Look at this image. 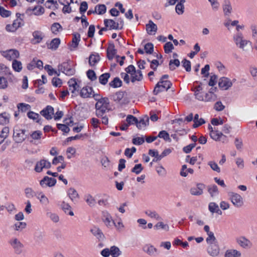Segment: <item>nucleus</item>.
Segmentation results:
<instances>
[{
  "label": "nucleus",
  "instance_id": "1",
  "mask_svg": "<svg viewBox=\"0 0 257 257\" xmlns=\"http://www.w3.org/2000/svg\"><path fill=\"white\" fill-rule=\"evenodd\" d=\"M95 108L96 116H102L110 109L109 99L107 97H102L99 99L95 104Z\"/></svg>",
  "mask_w": 257,
  "mask_h": 257
},
{
  "label": "nucleus",
  "instance_id": "2",
  "mask_svg": "<svg viewBox=\"0 0 257 257\" xmlns=\"http://www.w3.org/2000/svg\"><path fill=\"white\" fill-rule=\"evenodd\" d=\"M168 78L169 75L167 74L163 75L161 77L154 88L153 92L155 95H157L161 92L167 91L171 88L172 84L171 81L167 80Z\"/></svg>",
  "mask_w": 257,
  "mask_h": 257
},
{
  "label": "nucleus",
  "instance_id": "3",
  "mask_svg": "<svg viewBox=\"0 0 257 257\" xmlns=\"http://www.w3.org/2000/svg\"><path fill=\"white\" fill-rule=\"evenodd\" d=\"M104 27L108 30H120L123 29V21L121 18L117 19L116 21L112 19H105L104 20Z\"/></svg>",
  "mask_w": 257,
  "mask_h": 257
},
{
  "label": "nucleus",
  "instance_id": "4",
  "mask_svg": "<svg viewBox=\"0 0 257 257\" xmlns=\"http://www.w3.org/2000/svg\"><path fill=\"white\" fill-rule=\"evenodd\" d=\"M194 95L196 99L201 101L212 102L217 99V95L212 91L208 92L201 91L196 93Z\"/></svg>",
  "mask_w": 257,
  "mask_h": 257
},
{
  "label": "nucleus",
  "instance_id": "5",
  "mask_svg": "<svg viewBox=\"0 0 257 257\" xmlns=\"http://www.w3.org/2000/svg\"><path fill=\"white\" fill-rule=\"evenodd\" d=\"M20 14L17 13V19L13 21V24H8L6 26V29L8 32H15L19 28L22 27L24 25V21L20 18Z\"/></svg>",
  "mask_w": 257,
  "mask_h": 257
},
{
  "label": "nucleus",
  "instance_id": "6",
  "mask_svg": "<svg viewBox=\"0 0 257 257\" xmlns=\"http://www.w3.org/2000/svg\"><path fill=\"white\" fill-rule=\"evenodd\" d=\"M58 70L67 76L73 75L75 73V70L72 68L68 61L64 62L58 66Z\"/></svg>",
  "mask_w": 257,
  "mask_h": 257
},
{
  "label": "nucleus",
  "instance_id": "7",
  "mask_svg": "<svg viewBox=\"0 0 257 257\" xmlns=\"http://www.w3.org/2000/svg\"><path fill=\"white\" fill-rule=\"evenodd\" d=\"M1 55L8 60H14L20 56L19 51L16 49H9L1 51Z\"/></svg>",
  "mask_w": 257,
  "mask_h": 257
},
{
  "label": "nucleus",
  "instance_id": "8",
  "mask_svg": "<svg viewBox=\"0 0 257 257\" xmlns=\"http://www.w3.org/2000/svg\"><path fill=\"white\" fill-rule=\"evenodd\" d=\"M208 130L210 136L212 139L215 141H222L223 142L226 140V136L217 130H214L210 124L208 125Z\"/></svg>",
  "mask_w": 257,
  "mask_h": 257
},
{
  "label": "nucleus",
  "instance_id": "9",
  "mask_svg": "<svg viewBox=\"0 0 257 257\" xmlns=\"http://www.w3.org/2000/svg\"><path fill=\"white\" fill-rule=\"evenodd\" d=\"M230 200L233 205L236 207H241L243 205V198L238 194L231 193L230 194Z\"/></svg>",
  "mask_w": 257,
  "mask_h": 257
},
{
  "label": "nucleus",
  "instance_id": "10",
  "mask_svg": "<svg viewBox=\"0 0 257 257\" xmlns=\"http://www.w3.org/2000/svg\"><path fill=\"white\" fill-rule=\"evenodd\" d=\"M236 242L241 247L244 249H249L252 246L251 241L243 236L238 237L236 239Z\"/></svg>",
  "mask_w": 257,
  "mask_h": 257
},
{
  "label": "nucleus",
  "instance_id": "11",
  "mask_svg": "<svg viewBox=\"0 0 257 257\" xmlns=\"http://www.w3.org/2000/svg\"><path fill=\"white\" fill-rule=\"evenodd\" d=\"M10 244L14 248L15 252L20 254L22 252V248L24 246L22 243L17 238H13L9 241Z\"/></svg>",
  "mask_w": 257,
  "mask_h": 257
},
{
  "label": "nucleus",
  "instance_id": "12",
  "mask_svg": "<svg viewBox=\"0 0 257 257\" xmlns=\"http://www.w3.org/2000/svg\"><path fill=\"white\" fill-rule=\"evenodd\" d=\"M25 131L23 130H15L14 131L13 138L15 142L17 143H22L26 138Z\"/></svg>",
  "mask_w": 257,
  "mask_h": 257
},
{
  "label": "nucleus",
  "instance_id": "13",
  "mask_svg": "<svg viewBox=\"0 0 257 257\" xmlns=\"http://www.w3.org/2000/svg\"><path fill=\"white\" fill-rule=\"evenodd\" d=\"M232 85V81L227 77H221L219 80L218 86L222 90H227Z\"/></svg>",
  "mask_w": 257,
  "mask_h": 257
},
{
  "label": "nucleus",
  "instance_id": "14",
  "mask_svg": "<svg viewBox=\"0 0 257 257\" xmlns=\"http://www.w3.org/2000/svg\"><path fill=\"white\" fill-rule=\"evenodd\" d=\"M205 185L202 183H197L196 186L192 187L190 190L191 195L199 196L203 194Z\"/></svg>",
  "mask_w": 257,
  "mask_h": 257
},
{
  "label": "nucleus",
  "instance_id": "15",
  "mask_svg": "<svg viewBox=\"0 0 257 257\" xmlns=\"http://www.w3.org/2000/svg\"><path fill=\"white\" fill-rule=\"evenodd\" d=\"M51 167V163L46 160H41L38 162L35 167V171L41 172L44 168L48 169Z\"/></svg>",
  "mask_w": 257,
  "mask_h": 257
},
{
  "label": "nucleus",
  "instance_id": "16",
  "mask_svg": "<svg viewBox=\"0 0 257 257\" xmlns=\"http://www.w3.org/2000/svg\"><path fill=\"white\" fill-rule=\"evenodd\" d=\"M234 41L237 46L241 49H243L244 46L249 42V41L243 39L242 35L241 33H238L233 37Z\"/></svg>",
  "mask_w": 257,
  "mask_h": 257
},
{
  "label": "nucleus",
  "instance_id": "17",
  "mask_svg": "<svg viewBox=\"0 0 257 257\" xmlns=\"http://www.w3.org/2000/svg\"><path fill=\"white\" fill-rule=\"evenodd\" d=\"M40 114L46 119H51L54 115V108L52 106L48 105L40 111Z\"/></svg>",
  "mask_w": 257,
  "mask_h": 257
},
{
  "label": "nucleus",
  "instance_id": "18",
  "mask_svg": "<svg viewBox=\"0 0 257 257\" xmlns=\"http://www.w3.org/2000/svg\"><path fill=\"white\" fill-rule=\"evenodd\" d=\"M33 38L31 42L33 44H39L41 43L44 37V34L40 31H35L32 33Z\"/></svg>",
  "mask_w": 257,
  "mask_h": 257
},
{
  "label": "nucleus",
  "instance_id": "19",
  "mask_svg": "<svg viewBox=\"0 0 257 257\" xmlns=\"http://www.w3.org/2000/svg\"><path fill=\"white\" fill-rule=\"evenodd\" d=\"M116 49L113 43H109L106 50V56L108 60H112L116 53Z\"/></svg>",
  "mask_w": 257,
  "mask_h": 257
},
{
  "label": "nucleus",
  "instance_id": "20",
  "mask_svg": "<svg viewBox=\"0 0 257 257\" xmlns=\"http://www.w3.org/2000/svg\"><path fill=\"white\" fill-rule=\"evenodd\" d=\"M208 253L212 256H217L219 254V247L215 243L209 244L207 248Z\"/></svg>",
  "mask_w": 257,
  "mask_h": 257
},
{
  "label": "nucleus",
  "instance_id": "21",
  "mask_svg": "<svg viewBox=\"0 0 257 257\" xmlns=\"http://www.w3.org/2000/svg\"><path fill=\"white\" fill-rule=\"evenodd\" d=\"M93 89L92 88L86 86L85 87H83L80 90V95L82 98H88L92 96H93L92 94Z\"/></svg>",
  "mask_w": 257,
  "mask_h": 257
},
{
  "label": "nucleus",
  "instance_id": "22",
  "mask_svg": "<svg viewBox=\"0 0 257 257\" xmlns=\"http://www.w3.org/2000/svg\"><path fill=\"white\" fill-rule=\"evenodd\" d=\"M149 118L147 116H145L141 118L140 120L137 119L136 126L139 130H145L149 125Z\"/></svg>",
  "mask_w": 257,
  "mask_h": 257
},
{
  "label": "nucleus",
  "instance_id": "23",
  "mask_svg": "<svg viewBox=\"0 0 257 257\" xmlns=\"http://www.w3.org/2000/svg\"><path fill=\"white\" fill-rule=\"evenodd\" d=\"M146 27L147 33L150 35H155L157 32V26L152 20L149 21Z\"/></svg>",
  "mask_w": 257,
  "mask_h": 257
},
{
  "label": "nucleus",
  "instance_id": "24",
  "mask_svg": "<svg viewBox=\"0 0 257 257\" xmlns=\"http://www.w3.org/2000/svg\"><path fill=\"white\" fill-rule=\"evenodd\" d=\"M56 183V180L55 178H49L47 176H45L44 178L40 181V184L42 186H43L44 184L49 187H52L54 186Z\"/></svg>",
  "mask_w": 257,
  "mask_h": 257
},
{
  "label": "nucleus",
  "instance_id": "25",
  "mask_svg": "<svg viewBox=\"0 0 257 257\" xmlns=\"http://www.w3.org/2000/svg\"><path fill=\"white\" fill-rule=\"evenodd\" d=\"M100 60V56L98 53L91 54L89 57V64L91 67L95 66Z\"/></svg>",
  "mask_w": 257,
  "mask_h": 257
},
{
  "label": "nucleus",
  "instance_id": "26",
  "mask_svg": "<svg viewBox=\"0 0 257 257\" xmlns=\"http://www.w3.org/2000/svg\"><path fill=\"white\" fill-rule=\"evenodd\" d=\"M61 43L60 39L58 38L53 39L50 43L47 44V47L49 49L56 50L59 47Z\"/></svg>",
  "mask_w": 257,
  "mask_h": 257
},
{
  "label": "nucleus",
  "instance_id": "27",
  "mask_svg": "<svg viewBox=\"0 0 257 257\" xmlns=\"http://www.w3.org/2000/svg\"><path fill=\"white\" fill-rule=\"evenodd\" d=\"M68 84L72 93H74L75 91L78 90L79 88V85L77 84L76 79L74 78H71L68 82Z\"/></svg>",
  "mask_w": 257,
  "mask_h": 257
},
{
  "label": "nucleus",
  "instance_id": "28",
  "mask_svg": "<svg viewBox=\"0 0 257 257\" xmlns=\"http://www.w3.org/2000/svg\"><path fill=\"white\" fill-rule=\"evenodd\" d=\"M10 114L6 112L0 113V125H4L10 122Z\"/></svg>",
  "mask_w": 257,
  "mask_h": 257
},
{
  "label": "nucleus",
  "instance_id": "29",
  "mask_svg": "<svg viewBox=\"0 0 257 257\" xmlns=\"http://www.w3.org/2000/svg\"><path fill=\"white\" fill-rule=\"evenodd\" d=\"M241 253L236 249H228L224 253V257H241Z\"/></svg>",
  "mask_w": 257,
  "mask_h": 257
},
{
  "label": "nucleus",
  "instance_id": "30",
  "mask_svg": "<svg viewBox=\"0 0 257 257\" xmlns=\"http://www.w3.org/2000/svg\"><path fill=\"white\" fill-rule=\"evenodd\" d=\"M208 209L212 213H216L219 215H221L222 213L218 205L214 202H211L209 204Z\"/></svg>",
  "mask_w": 257,
  "mask_h": 257
},
{
  "label": "nucleus",
  "instance_id": "31",
  "mask_svg": "<svg viewBox=\"0 0 257 257\" xmlns=\"http://www.w3.org/2000/svg\"><path fill=\"white\" fill-rule=\"evenodd\" d=\"M103 221L108 227H111V222L113 221L111 215L107 212H103Z\"/></svg>",
  "mask_w": 257,
  "mask_h": 257
},
{
  "label": "nucleus",
  "instance_id": "32",
  "mask_svg": "<svg viewBox=\"0 0 257 257\" xmlns=\"http://www.w3.org/2000/svg\"><path fill=\"white\" fill-rule=\"evenodd\" d=\"M63 30L62 26L59 23H54L51 26V31L56 35Z\"/></svg>",
  "mask_w": 257,
  "mask_h": 257
},
{
  "label": "nucleus",
  "instance_id": "33",
  "mask_svg": "<svg viewBox=\"0 0 257 257\" xmlns=\"http://www.w3.org/2000/svg\"><path fill=\"white\" fill-rule=\"evenodd\" d=\"M124 93L123 92L118 91L116 92L115 94L111 95L110 96V98L112 99L114 102L116 103H121V101L123 98Z\"/></svg>",
  "mask_w": 257,
  "mask_h": 257
},
{
  "label": "nucleus",
  "instance_id": "34",
  "mask_svg": "<svg viewBox=\"0 0 257 257\" xmlns=\"http://www.w3.org/2000/svg\"><path fill=\"white\" fill-rule=\"evenodd\" d=\"M143 79V74L141 70H136V72H134L131 75V81L134 82L136 81H141Z\"/></svg>",
  "mask_w": 257,
  "mask_h": 257
},
{
  "label": "nucleus",
  "instance_id": "35",
  "mask_svg": "<svg viewBox=\"0 0 257 257\" xmlns=\"http://www.w3.org/2000/svg\"><path fill=\"white\" fill-rule=\"evenodd\" d=\"M223 10L225 15L229 16L232 11V7L229 1H225V4L223 6Z\"/></svg>",
  "mask_w": 257,
  "mask_h": 257
},
{
  "label": "nucleus",
  "instance_id": "36",
  "mask_svg": "<svg viewBox=\"0 0 257 257\" xmlns=\"http://www.w3.org/2000/svg\"><path fill=\"white\" fill-rule=\"evenodd\" d=\"M90 231L97 238L102 239L103 238V234L99 228L94 226L91 229Z\"/></svg>",
  "mask_w": 257,
  "mask_h": 257
},
{
  "label": "nucleus",
  "instance_id": "37",
  "mask_svg": "<svg viewBox=\"0 0 257 257\" xmlns=\"http://www.w3.org/2000/svg\"><path fill=\"white\" fill-rule=\"evenodd\" d=\"M185 0H181L176 6L175 10L176 12L178 15H182L184 12V6L183 4L185 3Z\"/></svg>",
  "mask_w": 257,
  "mask_h": 257
},
{
  "label": "nucleus",
  "instance_id": "38",
  "mask_svg": "<svg viewBox=\"0 0 257 257\" xmlns=\"http://www.w3.org/2000/svg\"><path fill=\"white\" fill-rule=\"evenodd\" d=\"M80 41V36L79 34H75L73 35V38L72 40L71 47L74 49L78 47V44Z\"/></svg>",
  "mask_w": 257,
  "mask_h": 257
},
{
  "label": "nucleus",
  "instance_id": "39",
  "mask_svg": "<svg viewBox=\"0 0 257 257\" xmlns=\"http://www.w3.org/2000/svg\"><path fill=\"white\" fill-rule=\"evenodd\" d=\"M144 251L149 255H152L157 252V249L152 245L147 244L144 247Z\"/></svg>",
  "mask_w": 257,
  "mask_h": 257
},
{
  "label": "nucleus",
  "instance_id": "40",
  "mask_svg": "<svg viewBox=\"0 0 257 257\" xmlns=\"http://www.w3.org/2000/svg\"><path fill=\"white\" fill-rule=\"evenodd\" d=\"M33 12V14L36 16H40L43 15L45 12L44 8L40 6H35L34 8L30 10Z\"/></svg>",
  "mask_w": 257,
  "mask_h": 257
},
{
  "label": "nucleus",
  "instance_id": "41",
  "mask_svg": "<svg viewBox=\"0 0 257 257\" xmlns=\"http://www.w3.org/2000/svg\"><path fill=\"white\" fill-rule=\"evenodd\" d=\"M110 76V74L109 73H105L101 74L99 77V82L102 85H105L108 82V80Z\"/></svg>",
  "mask_w": 257,
  "mask_h": 257
},
{
  "label": "nucleus",
  "instance_id": "42",
  "mask_svg": "<svg viewBox=\"0 0 257 257\" xmlns=\"http://www.w3.org/2000/svg\"><path fill=\"white\" fill-rule=\"evenodd\" d=\"M12 68L16 72H20L22 69V64L21 61L17 60L13 61Z\"/></svg>",
  "mask_w": 257,
  "mask_h": 257
},
{
  "label": "nucleus",
  "instance_id": "43",
  "mask_svg": "<svg viewBox=\"0 0 257 257\" xmlns=\"http://www.w3.org/2000/svg\"><path fill=\"white\" fill-rule=\"evenodd\" d=\"M109 85L113 88L119 87L122 85V81L118 77H115L112 81L109 82Z\"/></svg>",
  "mask_w": 257,
  "mask_h": 257
},
{
  "label": "nucleus",
  "instance_id": "44",
  "mask_svg": "<svg viewBox=\"0 0 257 257\" xmlns=\"http://www.w3.org/2000/svg\"><path fill=\"white\" fill-rule=\"evenodd\" d=\"M146 215L151 218H154L157 220H161V216L155 211L147 210L145 212Z\"/></svg>",
  "mask_w": 257,
  "mask_h": 257
},
{
  "label": "nucleus",
  "instance_id": "45",
  "mask_svg": "<svg viewBox=\"0 0 257 257\" xmlns=\"http://www.w3.org/2000/svg\"><path fill=\"white\" fill-rule=\"evenodd\" d=\"M193 170L191 168H187V166L186 165H184L182 166L181 171L180 172V175L183 177H186L189 173L193 174Z\"/></svg>",
  "mask_w": 257,
  "mask_h": 257
},
{
  "label": "nucleus",
  "instance_id": "46",
  "mask_svg": "<svg viewBox=\"0 0 257 257\" xmlns=\"http://www.w3.org/2000/svg\"><path fill=\"white\" fill-rule=\"evenodd\" d=\"M110 254L112 257H118L121 253V252L119 249V248L115 246H112L110 248Z\"/></svg>",
  "mask_w": 257,
  "mask_h": 257
},
{
  "label": "nucleus",
  "instance_id": "47",
  "mask_svg": "<svg viewBox=\"0 0 257 257\" xmlns=\"http://www.w3.org/2000/svg\"><path fill=\"white\" fill-rule=\"evenodd\" d=\"M27 226V223L25 222H19L14 225V229L16 231L21 232Z\"/></svg>",
  "mask_w": 257,
  "mask_h": 257
},
{
  "label": "nucleus",
  "instance_id": "48",
  "mask_svg": "<svg viewBox=\"0 0 257 257\" xmlns=\"http://www.w3.org/2000/svg\"><path fill=\"white\" fill-rule=\"evenodd\" d=\"M61 207L66 213L71 216L74 215L73 211L71 210V206L68 203L63 202L61 204Z\"/></svg>",
  "mask_w": 257,
  "mask_h": 257
},
{
  "label": "nucleus",
  "instance_id": "49",
  "mask_svg": "<svg viewBox=\"0 0 257 257\" xmlns=\"http://www.w3.org/2000/svg\"><path fill=\"white\" fill-rule=\"evenodd\" d=\"M96 14L98 15H103L105 13L106 7L104 5H98L95 7Z\"/></svg>",
  "mask_w": 257,
  "mask_h": 257
},
{
  "label": "nucleus",
  "instance_id": "50",
  "mask_svg": "<svg viewBox=\"0 0 257 257\" xmlns=\"http://www.w3.org/2000/svg\"><path fill=\"white\" fill-rule=\"evenodd\" d=\"M19 111H21L22 112H25L27 110L31 109V106L29 104L24 103H20L17 105Z\"/></svg>",
  "mask_w": 257,
  "mask_h": 257
},
{
  "label": "nucleus",
  "instance_id": "51",
  "mask_svg": "<svg viewBox=\"0 0 257 257\" xmlns=\"http://www.w3.org/2000/svg\"><path fill=\"white\" fill-rule=\"evenodd\" d=\"M157 137H158V138L163 139L166 142H171V138L169 136V134L166 131H162L160 132Z\"/></svg>",
  "mask_w": 257,
  "mask_h": 257
},
{
  "label": "nucleus",
  "instance_id": "52",
  "mask_svg": "<svg viewBox=\"0 0 257 257\" xmlns=\"http://www.w3.org/2000/svg\"><path fill=\"white\" fill-rule=\"evenodd\" d=\"M76 151L74 148L70 147L67 148L66 151V155L68 159H70L72 158L75 157L76 156Z\"/></svg>",
  "mask_w": 257,
  "mask_h": 257
},
{
  "label": "nucleus",
  "instance_id": "53",
  "mask_svg": "<svg viewBox=\"0 0 257 257\" xmlns=\"http://www.w3.org/2000/svg\"><path fill=\"white\" fill-rule=\"evenodd\" d=\"M180 61L176 59L174 60H171L169 62V68L170 70L173 71L176 69V67H178L180 66Z\"/></svg>",
  "mask_w": 257,
  "mask_h": 257
},
{
  "label": "nucleus",
  "instance_id": "54",
  "mask_svg": "<svg viewBox=\"0 0 257 257\" xmlns=\"http://www.w3.org/2000/svg\"><path fill=\"white\" fill-rule=\"evenodd\" d=\"M174 47L171 42H167L164 46V52L166 54H169L172 52Z\"/></svg>",
  "mask_w": 257,
  "mask_h": 257
},
{
  "label": "nucleus",
  "instance_id": "55",
  "mask_svg": "<svg viewBox=\"0 0 257 257\" xmlns=\"http://www.w3.org/2000/svg\"><path fill=\"white\" fill-rule=\"evenodd\" d=\"M68 195L72 200L78 197V194L74 188H70L68 191Z\"/></svg>",
  "mask_w": 257,
  "mask_h": 257
},
{
  "label": "nucleus",
  "instance_id": "56",
  "mask_svg": "<svg viewBox=\"0 0 257 257\" xmlns=\"http://www.w3.org/2000/svg\"><path fill=\"white\" fill-rule=\"evenodd\" d=\"M27 116L30 119H32L34 120H36V121L38 122L39 121V114L37 113L30 111L28 112Z\"/></svg>",
  "mask_w": 257,
  "mask_h": 257
},
{
  "label": "nucleus",
  "instance_id": "57",
  "mask_svg": "<svg viewBox=\"0 0 257 257\" xmlns=\"http://www.w3.org/2000/svg\"><path fill=\"white\" fill-rule=\"evenodd\" d=\"M149 154L155 158V159H153V162H156L158 160H160L161 159H159L158 158L160 156V155H159L158 152L156 150H152L150 149L149 151Z\"/></svg>",
  "mask_w": 257,
  "mask_h": 257
},
{
  "label": "nucleus",
  "instance_id": "58",
  "mask_svg": "<svg viewBox=\"0 0 257 257\" xmlns=\"http://www.w3.org/2000/svg\"><path fill=\"white\" fill-rule=\"evenodd\" d=\"M126 120L127 122V124H136L137 122V118L132 115H128L126 117Z\"/></svg>",
  "mask_w": 257,
  "mask_h": 257
},
{
  "label": "nucleus",
  "instance_id": "59",
  "mask_svg": "<svg viewBox=\"0 0 257 257\" xmlns=\"http://www.w3.org/2000/svg\"><path fill=\"white\" fill-rule=\"evenodd\" d=\"M39 197H38L40 202L43 204L47 205L49 203V201L48 198L42 192L39 193Z\"/></svg>",
  "mask_w": 257,
  "mask_h": 257
},
{
  "label": "nucleus",
  "instance_id": "60",
  "mask_svg": "<svg viewBox=\"0 0 257 257\" xmlns=\"http://www.w3.org/2000/svg\"><path fill=\"white\" fill-rule=\"evenodd\" d=\"M144 49L146 53L151 54L154 51V45L151 43H148L145 45Z\"/></svg>",
  "mask_w": 257,
  "mask_h": 257
},
{
  "label": "nucleus",
  "instance_id": "61",
  "mask_svg": "<svg viewBox=\"0 0 257 257\" xmlns=\"http://www.w3.org/2000/svg\"><path fill=\"white\" fill-rule=\"evenodd\" d=\"M11 12L6 10L4 7L0 6V15L3 18H7L10 16Z\"/></svg>",
  "mask_w": 257,
  "mask_h": 257
},
{
  "label": "nucleus",
  "instance_id": "62",
  "mask_svg": "<svg viewBox=\"0 0 257 257\" xmlns=\"http://www.w3.org/2000/svg\"><path fill=\"white\" fill-rule=\"evenodd\" d=\"M156 229L162 228L167 231L169 230V227L168 224H164L163 222H158L154 226Z\"/></svg>",
  "mask_w": 257,
  "mask_h": 257
},
{
  "label": "nucleus",
  "instance_id": "63",
  "mask_svg": "<svg viewBox=\"0 0 257 257\" xmlns=\"http://www.w3.org/2000/svg\"><path fill=\"white\" fill-rule=\"evenodd\" d=\"M86 75L91 81H94L97 78L95 72L92 70H88L86 72Z\"/></svg>",
  "mask_w": 257,
  "mask_h": 257
},
{
  "label": "nucleus",
  "instance_id": "64",
  "mask_svg": "<svg viewBox=\"0 0 257 257\" xmlns=\"http://www.w3.org/2000/svg\"><path fill=\"white\" fill-rule=\"evenodd\" d=\"M145 142V138L143 136L134 138L132 143L134 145H142Z\"/></svg>",
  "mask_w": 257,
  "mask_h": 257
}]
</instances>
